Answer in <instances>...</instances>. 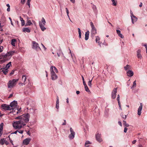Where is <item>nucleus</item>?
<instances>
[{
	"label": "nucleus",
	"mask_w": 147,
	"mask_h": 147,
	"mask_svg": "<svg viewBox=\"0 0 147 147\" xmlns=\"http://www.w3.org/2000/svg\"><path fill=\"white\" fill-rule=\"evenodd\" d=\"M30 115L28 113L24 114L16 118L19 119L18 121H14L13 123V126L15 129H20L23 127L29 121Z\"/></svg>",
	"instance_id": "nucleus-1"
},
{
	"label": "nucleus",
	"mask_w": 147,
	"mask_h": 147,
	"mask_svg": "<svg viewBox=\"0 0 147 147\" xmlns=\"http://www.w3.org/2000/svg\"><path fill=\"white\" fill-rule=\"evenodd\" d=\"M15 53L14 51H11L6 53L0 54V64H3L9 61Z\"/></svg>",
	"instance_id": "nucleus-2"
},
{
	"label": "nucleus",
	"mask_w": 147,
	"mask_h": 147,
	"mask_svg": "<svg viewBox=\"0 0 147 147\" xmlns=\"http://www.w3.org/2000/svg\"><path fill=\"white\" fill-rule=\"evenodd\" d=\"M50 71L51 72V77L52 80H56L58 78V76L55 73H58V71L55 66H51L50 68Z\"/></svg>",
	"instance_id": "nucleus-3"
},
{
	"label": "nucleus",
	"mask_w": 147,
	"mask_h": 147,
	"mask_svg": "<svg viewBox=\"0 0 147 147\" xmlns=\"http://www.w3.org/2000/svg\"><path fill=\"white\" fill-rule=\"evenodd\" d=\"M18 81V79H13L9 80L7 84L8 87L10 88H12L15 86Z\"/></svg>",
	"instance_id": "nucleus-4"
},
{
	"label": "nucleus",
	"mask_w": 147,
	"mask_h": 147,
	"mask_svg": "<svg viewBox=\"0 0 147 147\" xmlns=\"http://www.w3.org/2000/svg\"><path fill=\"white\" fill-rule=\"evenodd\" d=\"M46 23L45 20L43 17L42 18L41 21L39 22V26L42 31H44L46 29V28L44 26L45 25Z\"/></svg>",
	"instance_id": "nucleus-5"
},
{
	"label": "nucleus",
	"mask_w": 147,
	"mask_h": 147,
	"mask_svg": "<svg viewBox=\"0 0 147 147\" xmlns=\"http://www.w3.org/2000/svg\"><path fill=\"white\" fill-rule=\"evenodd\" d=\"M90 24L92 28L91 31V36L93 38L95 34L96 33V30L92 22H90Z\"/></svg>",
	"instance_id": "nucleus-6"
},
{
	"label": "nucleus",
	"mask_w": 147,
	"mask_h": 147,
	"mask_svg": "<svg viewBox=\"0 0 147 147\" xmlns=\"http://www.w3.org/2000/svg\"><path fill=\"white\" fill-rule=\"evenodd\" d=\"M32 48L37 51H40L41 49L39 46L38 44L35 41H32Z\"/></svg>",
	"instance_id": "nucleus-7"
},
{
	"label": "nucleus",
	"mask_w": 147,
	"mask_h": 147,
	"mask_svg": "<svg viewBox=\"0 0 147 147\" xmlns=\"http://www.w3.org/2000/svg\"><path fill=\"white\" fill-rule=\"evenodd\" d=\"M70 134L69 135L68 137L71 140L73 139L75 137V133L73 129L71 127L70 128Z\"/></svg>",
	"instance_id": "nucleus-8"
},
{
	"label": "nucleus",
	"mask_w": 147,
	"mask_h": 147,
	"mask_svg": "<svg viewBox=\"0 0 147 147\" xmlns=\"http://www.w3.org/2000/svg\"><path fill=\"white\" fill-rule=\"evenodd\" d=\"M17 101L14 100L11 102L10 105L11 110L14 109V108H15L17 106Z\"/></svg>",
	"instance_id": "nucleus-9"
},
{
	"label": "nucleus",
	"mask_w": 147,
	"mask_h": 147,
	"mask_svg": "<svg viewBox=\"0 0 147 147\" xmlns=\"http://www.w3.org/2000/svg\"><path fill=\"white\" fill-rule=\"evenodd\" d=\"M117 88H115L113 90V91L112 92L111 94V98L112 99L115 98L117 95Z\"/></svg>",
	"instance_id": "nucleus-10"
},
{
	"label": "nucleus",
	"mask_w": 147,
	"mask_h": 147,
	"mask_svg": "<svg viewBox=\"0 0 147 147\" xmlns=\"http://www.w3.org/2000/svg\"><path fill=\"white\" fill-rule=\"evenodd\" d=\"M1 107L2 108L4 109L8 110H11L10 105L3 104L2 105Z\"/></svg>",
	"instance_id": "nucleus-11"
},
{
	"label": "nucleus",
	"mask_w": 147,
	"mask_h": 147,
	"mask_svg": "<svg viewBox=\"0 0 147 147\" xmlns=\"http://www.w3.org/2000/svg\"><path fill=\"white\" fill-rule=\"evenodd\" d=\"M96 140L99 142H101L102 141V139L101 138V134L99 133H98L96 134Z\"/></svg>",
	"instance_id": "nucleus-12"
},
{
	"label": "nucleus",
	"mask_w": 147,
	"mask_h": 147,
	"mask_svg": "<svg viewBox=\"0 0 147 147\" xmlns=\"http://www.w3.org/2000/svg\"><path fill=\"white\" fill-rule=\"evenodd\" d=\"M31 140L30 138H28L24 139L23 141V144L24 145L28 144Z\"/></svg>",
	"instance_id": "nucleus-13"
},
{
	"label": "nucleus",
	"mask_w": 147,
	"mask_h": 147,
	"mask_svg": "<svg viewBox=\"0 0 147 147\" xmlns=\"http://www.w3.org/2000/svg\"><path fill=\"white\" fill-rule=\"evenodd\" d=\"M141 50L140 49H138L137 51V56L138 58L141 59L142 56L141 54Z\"/></svg>",
	"instance_id": "nucleus-14"
},
{
	"label": "nucleus",
	"mask_w": 147,
	"mask_h": 147,
	"mask_svg": "<svg viewBox=\"0 0 147 147\" xmlns=\"http://www.w3.org/2000/svg\"><path fill=\"white\" fill-rule=\"evenodd\" d=\"M142 103L140 104V105L138 109V114L139 115H140L141 113V111L142 109Z\"/></svg>",
	"instance_id": "nucleus-15"
},
{
	"label": "nucleus",
	"mask_w": 147,
	"mask_h": 147,
	"mask_svg": "<svg viewBox=\"0 0 147 147\" xmlns=\"http://www.w3.org/2000/svg\"><path fill=\"white\" fill-rule=\"evenodd\" d=\"M126 74L127 76L129 77H132L134 75V72L131 70H128Z\"/></svg>",
	"instance_id": "nucleus-16"
},
{
	"label": "nucleus",
	"mask_w": 147,
	"mask_h": 147,
	"mask_svg": "<svg viewBox=\"0 0 147 147\" xmlns=\"http://www.w3.org/2000/svg\"><path fill=\"white\" fill-rule=\"evenodd\" d=\"M131 17V22L133 24H134V22L137 21L138 19L134 15L133 16Z\"/></svg>",
	"instance_id": "nucleus-17"
},
{
	"label": "nucleus",
	"mask_w": 147,
	"mask_h": 147,
	"mask_svg": "<svg viewBox=\"0 0 147 147\" xmlns=\"http://www.w3.org/2000/svg\"><path fill=\"white\" fill-rule=\"evenodd\" d=\"M26 76L25 75H23L22 77V81L24 82V85L26 84L25 82L26 80Z\"/></svg>",
	"instance_id": "nucleus-18"
},
{
	"label": "nucleus",
	"mask_w": 147,
	"mask_h": 147,
	"mask_svg": "<svg viewBox=\"0 0 147 147\" xmlns=\"http://www.w3.org/2000/svg\"><path fill=\"white\" fill-rule=\"evenodd\" d=\"M116 32L118 36L120 37L121 38H124L123 35L121 34V31L120 30H117Z\"/></svg>",
	"instance_id": "nucleus-19"
},
{
	"label": "nucleus",
	"mask_w": 147,
	"mask_h": 147,
	"mask_svg": "<svg viewBox=\"0 0 147 147\" xmlns=\"http://www.w3.org/2000/svg\"><path fill=\"white\" fill-rule=\"evenodd\" d=\"M28 17H27V20L26 21V24L25 25V26H30L31 24H32V23L30 20L28 19Z\"/></svg>",
	"instance_id": "nucleus-20"
},
{
	"label": "nucleus",
	"mask_w": 147,
	"mask_h": 147,
	"mask_svg": "<svg viewBox=\"0 0 147 147\" xmlns=\"http://www.w3.org/2000/svg\"><path fill=\"white\" fill-rule=\"evenodd\" d=\"M1 69H2L1 71L5 75L7 74L8 71V69L5 67L4 68H2Z\"/></svg>",
	"instance_id": "nucleus-21"
},
{
	"label": "nucleus",
	"mask_w": 147,
	"mask_h": 147,
	"mask_svg": "<svg viewBox=\"0 0 147 147\" xmlns=\"http://www.w3.org/2000/svg\"><path fill=\"white\" fill-rule=\"evenodd\" d=\"M89 31H88L86 32L85 34V40H87L89 38Z\"/></svg>",
	"instance_id": "nucleus-22"
},
{
	"label": "nucleus",
	"mask_w": 147,
	"mask_h": 147,
	"mask_svg": "<svg viewBox=\"0 0 147 147\" xmlns=\"http://www.w3.org/2000/svg\"><path fill=\"white\" fill-rule=\"evenodd\" d=\"M57 101L56 105V108L57 109H58L59 108V101L58 97L57 98Z\"/></svg>",
	"instance_id": "nucleus-23"
},
{
	"label": "nucleus",
	"mask_w": 147,
	"mask_h": 147,
	"mask_svg": "<svg viewBox=\"0 0 147 147\" xmlns=\"http://www.w3.org/2000/svg\"><path fill=\"white\" fill-rule=\"evenodd\" d=\"M22 30L23 32H30V29L27 28H24L22 29Z\"/></svg>",
	"instance_id": "nucleus-24"
},
{
	"label": "nucleus",
	"mask_w": 147,
	"mask_h": 147,
	"mask_svg": "<svg viewBox=\"0 0 147 147\" xmlns=\"http://www.w3.org/2000/svg\"><path fill=\"white\" fill-rule=\"evenodd\" d=\"M16 40L15 39H12L11 40V45L13 46H15V44L16 42Z\"/></svg>",
	"instance_id": "nucleus-25"
},
{
	"label": "nucleus",
	"mask_w": 147,
	"mask_h": 147,
	"mask_svg": "<svg viewBox=\"0 0 147 147\" xmlns=\"http://www.w3.org/2000/svg\"><path fill=\"white\" fill-rule=\"evenodd\" d=\"M11 62H9L6 65L5 67L7 68V69H8L9 67L11 65Z\"/></svg>",
	"instance_id": "nucleus-26"
},
{
	"label": "nucleus",
	"mask_w": 147,
	"mask_h": 147,
	"mask_svg": "<svg viewBox=\"0 0 147 147\" xmlns=\"http://www.w3.org/2000/svg\"><path fill=\"white\" fill-rule=\"evenodd\" d=\"M21 109V108L19 109H17L16 113L15 111L13 110V114L15 115L16 114H18L19 113V112H20L21 111L20 110Z\"/></svg>",
	"instance_id": "nucleus-27"
},
{
	"label": "nucleus",
	"mask_w": 147,
	"mask_h": 147,
	"mask_svg": "<svg viewBox=\"0 0 147 147\" xmlns=\"http://www.w3.org/2000/svg\"><path fill=\"white\" fill-rule=\"evenodd\" d=\"M123 125H124V126L125 127H128L129 126V124L127 123L125 121H123Z\"/></svg>",
	"instance_id": "nucleus-28"
},
{
	"label": "nucleus",
	"mask_w": 147,
	"mask_h": 147,
	"mask_svg": "<svg viewBox=\"0 0 147 147\" xmlns=\"http://www.w3.org/2000/svg\"><path fill=\"white\" fill-rule=\"evenodd\" d=\"M5 140L4 138L1 139L0 140V144L1 145H3L5 143Z\"/></svg>",
	"instance_id": "nucleus-29"
},
{
	"label": "nucleus",
	"mask_w": 147,
	"mask_h": 147,
	"mask_svg": "<svg viewBox=\"0 0 147 147\" xmlns=\"http://www.w3.org/2000/svg\"><path fill=\"white\" fill-rule=\"evenodd\" d=\"M136 80L134 81L133 83V86L132 87H131V88L132 89L134 88H135L136 87Z\"/></svg>",
	"instance_id": "nucleus-30"
},
{
	"label": "nucleus",
	"mask_w": 147,
	"mask_h": 147,
	"mask_svg": "<svg viewBox=\"0 0 147 147\" xmlns=\"http://www.w3.org/2000/svg\"><path fill=\"white\" fill-rule=\"evenodd\" d=\"M130 66L129 65H127L124 67V69L125 70H127L129 69Z\"/></svg>",
	"instance_id": "nucleus-31"
},
{
	"label": "nucleus",
	"mask_w": 147,
	"mask_h": 147,
	"mask_svg": "<svg viewBox=\"0 0 147 147\" xmlns=\"http://www.w3.org/2000/svg\"><path fill=\"white\" fill-rule=\"evenodd\" d=\"M78 33H79V37L80 38H81V32L80 29V28H78Z\"/></svg>",
	"instance_id": "nucleus-32"
},
{
	"label": "nucleus",
	"mask_w": 147,
	"mask_h": 147,
	"mask_svg": "<svg viewBox=\"0 0 147 147\" xmlns=\"http://www.w3.org/2000/svg\"><path fill=\"white\" fill-rule=\"evenodd\" d=\"M112 2V5L114 6H116L117 5V1H115V0H113L111 1Z\"/></svg>",
	"instance_id": "nucleus-33"
},
{
	"label": "nucleus",
	"mask_w": 147,
	"mask_h": 147,
	"mask_svg": "<svg viewBox=\"0 0 147 147\" xmlns=\"http://www.w3.org/2000/svg\"><path fill=\"white\" fill-rule=\"evenodd\" d=\"M92 79L91 80H89V81H88V86H89L90 87H92V84L91 82H92Z\"/></svg>",
	"instance_id": "nucleus-34"
},
{
	"label": "nucleus",
	"mask_w": 147,
	"mask_h": 147,
	"mask_svg": "<svg viewBox=\"0 0 147 147\" xmlns=\"http://www.w3.org/2000/svg\"><path fill=\"white\" fill-rule=\"evenodd\" d=\"M84 88L85 89V90L88 92H90V90L88 88L87 86H84Z\"/></svg>",
	"instance_id": "nucleus-35"
},
{
	"label": "nucleus",
	"mask_w": 147,
	"mask_h": 147,
	"mask_svg": "<svg viewBox=\"0 0 147 147\" xmlns=\"http://www.w3.org/2000/svg\"><path fill=\"white\" fill-rule=\"evenodd\" d=\"M121 117L123 118L124 119H125L127 117V115H124L123 113H121Z\"/></svg>",
	"instance_id": "nucleus-36"
},
{
	"label": "nucleus",
	"mask_w": 147,
	"mask_h": 147,
	"mask_svg": "<svg viewBox=\"0 0 147 147\" xmlns=\"http://www.w3.org/2000/svg\"><path fill=\"white\" fill-rule=\"evenodd\" d=\"M65 9H66V13H67V16L69 18V19L71 21V20H70V18H69V11H68V9H67V8H65Z\"/></svg>",
	"instance_id": "nucleus-37"
},
{
	"label": "nucleus",
	"mask_w": 147,
	"mask_h": 147,
	"mask_svg": "<svg viewBox=\"0 0 147 147\" xmlns=\"http://www.w3.org/2000/svg\"><path fill=\"white\" fill-rule=\"evenodd\" d=\"M92 8L94 11L95 12L97 11V8L95 5H93L92 6Z\"/></svg>",
	"instance_id": "nucleus-38"
},
{
	"label": "nucleus",
	"mask_w": 147,
	"mask_h": 147,
	"mask_svg": "<svg viewBox=\"0 0 147 147\" xmlns=\"http://www.w3.org/2000/svg\"><path fill=\"white\" fill-rule=\"evenodd\" d=\"M3 50V46H0V53L2 52Z\"/></svg>",
	"instance_id": "nucleus-39"
},
{
	"label": "nucleus",
	"mask_w": 147,
	"mask_h": 147,
	"mask_svg": "<svg viewBox=\"0 0 147 147\" xmlns=\"http://www.w3.org/2000/svg\"><path fill=\"white\" fill-rule=\"evenodd\" d=\"M100 39V37L99 36H96V42H98V41H99Z\"/></svg>",
	"instance_id": "nucleus-40"
},
{
	"label": "nucleus",
	"mask_w": 147,
	"mask_h": 147,
	"mask_svg": "<svg viewBox=\"0 0 147 147\" xmlns=\"http://www.w3.org/2000/svg\"><path fill=\"white\" fill-rule=\"evenodd\" d=\"M31 0H28L27 1V4L29 7H30V2Z\"/></svg>",
	"instance_id": "nucleus-41"
},
{
	"label": "nucleus",
	"mask_w": 147,
	"mask_h": 147,
	"mask_svg": "<svg viewBox=\"0 0 147 147\" xmlns=\"http://www.w3.org/2000/svg\"><path fill=\"white\" fill-rule=\"evenodd\" d=\"M91 144V143L89 141H86L85 143V146H86V145L88 144Z\"/></svg>",
	"instance_id": "nucleus-42"
},
{
	"label": "nucleus",
	"mask_w": 147,
	"mask_h": 147,
	"mask_svg": "<svg viewBox=\"0 0 147 147\" xmlns=\"http://www.w3.org/2000/svg\"><path fill=\"white\" fill-rule=\"evenodd\" d=\"M21 22L22 26H24L25 24V22L24 20L23 21H22Z\"/></svg>",
	"instance_id": "nucleus-43"
},
{
	"label": "nucleus",
	"mask_w": 147,
	"mask_h": 147,
	"mask_svg": "<svg viewBox=\"0 0 147 147\" xmlns=\"http://www.w3.org/2000/svg\"><path fill=\"white\" fill-rule=\"evenodd\" d=\"M117 101H118V102H120V96H119V94H118L117 95Z\"/></svg>",
	"instance_id": "nucleus-44"
},
{
	"label": "nucleus",
	"mask_w": 147,
	"mask_h": 147,
	"mask_svg": "<svg viewBox=\"0 0 147 147\" xmlns=\"http://www.w3.org/2000/svg\"><path fill=\"white\" fill-rule=\"evenodd\" d=\"M118 105H119V109L121 110H122V109H121V105L120 102H118Z\"/></svg>",
	"instance_id": "nucleus-45"
},
{
	"label": "nucleus",
	"mask_w": 147,
	"mask_h": 147,
	"mask_svg": "<svg viewBox=\"0 0 147 147\" xmlns=\"http://www.w3.org/2000/svg\"><path fill=\"white\" fill-rule=\"evenodd\" d=\"M16 131H18V132H19L20 134H22L23 132V130H17Z\"/></svg>",
	"instance_id": "nucleus-46"
},
{
	"label": "nucleus",
	"mask_w": 147,
	"mask_h": 147,
	"mask_svg": "<svg viewBox=\"0 0 147 147\" xmlns=\"http://www.w3.org/2000/svg\"><path fill=\"white\" fill-rule=\"evenodd\" d=\"M16 131H18V132H19L20 134H22L23 132V130H17Z\"/></svg>",
	"instance_id": "nucleus-47"
},
{
	"label": "nucleus",
	"mask_w": 147,
	"mask_h": 147,
	"mask_svg": "<svg viewBox=\"0 0 147 147\" xmlns=\"http://www.w3.org/2000/svg\"><path fill=\"white\" fill-rule=\"evenodd\" d=\"M3 123H2L1 124V125H0L1 127L0 128V130H2L3 129Z\"/></svg>",
	"instance_id": "nucleus-48"
},
{
	"label": "nucleus",
	"mask_w": 147,
	"mask_h": 147,
	"mask_svg": "<svg viewBox=\"0 0 147 147\" xmlns=\"http://www.w3.org/2000/svg\"><path fill=\"white\" fill-rule=\"evenodd\" d=\"M26 0H21V3L22 4H24Z\"/></svg>",
	"instance_id": "nucleus-49"
},
{
	"label": "nucleus",
	"mask_w": 147,
	"mask_h": 147,
	"mask_svg": "<svg viewBox=\"0 0 147 147\" xmlns=\"http://www.w3.org/2000/svg\"><path fill=\"white\" fill-rule=\"evenodd\" d=\"M130 14H131V16H130L131 17L132 16H134L132 11L131 10L130 11Z\"/></svg>",
	"instance_id": "nucleus-50"
},
{
	"label": "nucleus",
	"mask_w": 147,
	"mask_h": 147,
	"mask_svg": "<svg viewBox=\"0 0 147 147\" xmlns=\"http://www.w3.org/2000/svg\"><path fill=\"white\" fill-rule=\"evenodd\" d=\"M14 70H12V71H11V72L10 73V75H11L13 74H14Z\"/></svg>",
	"instance_id": "nucleus-51"
},
{
	"label": "nucleus",
	"mask_w": 147,
	"mask_h": 147,
	"mask_svg": "<svg viewBox=\"0 0 147 147\" xmlns=\"http://www.w3.org/2000/svg\"><path fill=\"white\" fill-rule=\"evenodd\" d=\"M127 129L126 128V127H125L124 128V132L125 133H126L127 131Z\"/></svg>",
	"instance_id": "nucleus-52"
},
{
	"label": "nucleus",
	"mask_w": 147,
	"mask_h": 147,
	"mask_svg": "<svg viewBox=\"0 0 147 147\" xmlns=\"http://www.w3.org/2000/svg\"><path fill=\"white\" fill-rule=\"evenodd\" d=\"M5 144L6 145H8L9 144V143L8 142H7V141H6L5 140Z\"/></svg>",
	"instance_id": "nucleus-53"
},
{
	"label": "nucleus",
	"mask_w": 147,
	"mask_h": 147,
	"mask_svg": "<svg viewBox=\"0 0 147 147\" xmlns=\"http://www.w3.org/2000/svg\"><path fill=\"white\" fill-rule=\"evenodd\" d=\"M118 124L121 126H122V125L121 122L120 121H119L118 122Z\"/></svg>",
	"instance_id": "nucleus-54"
},
{
	"label": "nucleus",
	"mask_w": 147,
	"mask_h": 147,
	"mask_svg": "<svg viewBox=\"0 0 147 147\" xmlns=\"http://www.w3.org/2000/svg\"><path fill=\"white\" fill-rule=\"evenodd\" d=\"M64 122L62 124V125H66V120H64Z\"/></svg>",
	"instance_id": "nucleus-55"
},
{
	"label": "nucleus",
	"mask_w": 147,
	"mask_h": 147,
	"mask_svg": "<svg viewBox=\"0 0 147 147\" xmlns=\"http://www.w3.org/2000/svg\"><path fill=\"white\" fill-rule=\"evenodd\" d=\"M136 142V140H134L132 142V144H135Z\"/></svg>",
	"instance_id": "nucleus-56"
},
{
	"label": "nucleus",
	"mask_w": 147,
	"mask_h": 147,
	"mask_svg": "<svg viewBox=\"0 0 147 147\" xmlns=\"http://www.w3.org/2000/svg\"><path fill=\"white\" fill-rule=\"evenodd\" d=\"M19 84L20 86H22L24 85V83H19Z\"/></svg>",
	"instance_id": "nucleus-57"
},
{
	"label": "nucleus",
	"mask_w": 147,
	"mask_h": 147,
	"mask_svg": "<svg viewBox=\"0 0 147 147\" xmlns=\"http://www.w3.org/2000/svg\"><path fill=\"white\" fill-rule=\"evenodd\" d=\"M41 45L42 46L43 48H44V49L45 50L46 49V48L45 47V46L42 43H41Z\"/></svg>",
	"instance_id": "nucleus-58"
},
{
	"label": "nucleus",
	"mask_w": 147,
	"mask_h": 147,
	"mask_svg": "<svg viewBox=\"0 0 147 147\" xmlns=\"http://www.w3.org/2000/svg\"><path fill=\"white\" fill-rule=\"evenodd\" d=\"M142 2H141L140 3V4L139 5V6L140 7H142Z\"/></svg>",
	"instance_id": "nucleus-59"
},
{
	"label": "nucleus",
	"mask_w": 147,
	"mask_h": 147,
	"mask_svg": "<svg viewBox=\"0 0 147 147\" xmlns=\"http://www.w3.org/2000/svg\"><path fill=\"white\" fill-rule=\"evenodd\" d=\"M70 1L71 2H72V3H75V0H71Z\"/></svg>",
	"instance_id": "nucleus-60"
},
{
	"label": "nucleus",
	"mask_w": 147,
	"mask_h": 147,
	"mask_svg": "<svg viewBox=\"0 0 147 147\" xmlns=\"http://www.w3.org/2000/svg\"><path fill=\"white\" fill-rule=\"evenodd\" d=\"M20 21L21 22L22 21L24 20L21 17H20Z\"/></svg>",
	"instance_id": "nucleus-61"
},
{
	"label": "nucleus",
	"mask_w": 147,
	"mask_h": 147,
	"mask_svg": "<svg viewBox=\"0 0 147 147\" xmlns=\"http://www.w3.org/2000/svg\"><path fill=\"white\" fill-rule=\"evenodd\" d=\"M13 94H10L9 96L8 97V98H10L13 96Z\"/></svg>",
	"instance_id": "nucleus-62"
},
{
	"label": "nucleus",
	"mask_w": 147,
	"mask_h": 147,
	"mask_svg": "<svg viewBox=\"0 0 147 147\" xmlns=\"http://www.w3.org/2000/svg\"><path fill=\"white\" fill-rule=\"evenodd\" d=\"M10 7H8L7 9V11H10Z\"/></svg>",
	"instance_id": "nucleus-63"
},
{
	"label": "nucleus",
	"mask_w": 147,
	"mask_h": 147,
	"mask_svg": "<svg viewBox=\"0 0 147 147\" xmlns=\"http://www.w3.org/2000/svg\"><path fill=\"white\" fill-rule=\"evenodd\" d=\"M83 82L84 86H87L85 81Z\"/></svg>",
	"instance_id": "nucleus-64"
}]
</instances>
